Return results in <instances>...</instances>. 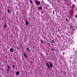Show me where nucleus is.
Listing matches in <instances>:
<instances>
[{
  "mask_svg": "<svg viewBox=\"0 0 77 77\" xmlns=\"http://www.w3.org/2000/svg\"><path fill=\"white\" fill-rule=\"evenodd\" d=\"M50 66L51 68H53V64H52V63H51L50 64Z\"/></svg>",
  "mask_w": 77,
  "mask_h": 77,
  "instance_id": "nucleus-6",
  "label": "nucleus"
},
{
  "mask_svg": "<svg viewBox=\"0 0 77 77\" xmlns=\"http://www.w3.org/2000/svg\"><path fill=\"white\" fill-rule=\"evenodd\" d=\"M52 43H54V40H52Z\"/></svg>",
  "mask_w": 77,
  "mask_h": 77,
  "instance_id": "nucleus-16",
  "label": "nucleus"
},
{
  "mask_svg": "<svg viewBox=\"0 0 77 77\" xmlns=\"http://www.w3.org/2000/svg\"><path fill=\"white\" fill-rule=\"evenodd\" d=\"M41 42V43L42 44H43L44 42L43 41H42Z\"/></svg>",
  "mask_w": 77,
  "mask_h": 77,
  "instance_id": "nucleus-14",
  "label": "nucleus"
},
{
  "mask_svg": "<svg viewBox=\"0 0 77 77\" xmlns=\"http://www.w3.org/2000/svg\"><path fill=\"white\" fill-rule=\"evenodd\" d=\"M46 66H47L49 69H50V66H49V64L47 63H46Z\"/></svg>",
  "mask_w": 77,
  "mask_h": 77,
  "instance_id": "nucleus-1",
  "label": "nucleus"
},
{
  "mask_svg": "<svg viewBox=\"0 0 77 77\" xmlns=\"http://www.w3.org/2000/svg\"><path fill=\"white\" fill-rule=\"evenodd\" d=\"M16 75H18L20 74V72H17L16 73Z\"/></svg>",
  "mask_w": 77,
  "mask_h": 77,
  "instance_id": "nucleus-4",
  "label": "nucleus"
},
{
  "mask_svg": "<svg viewBox=\"0 0 77 77\" xmlns=\"http://www.w3.org/2000/svg\"><path fill=\"white\" fill-rule=\"evenodd\" d=\"M25 23H26V25L27 26L29 25V23L27 21V20H26L25 21Z\"/></svg>",
  "mask_w": 77,
  "mask_h": 77,
  "instance_id": "nucleus-5",
  "label": "nucleus"
},
{
  "mask_svg": "<svg viewBox=\"0 0 77 77\" xmlns=\"http://www.w3.org/2000/svg\"><path fill=\"white\" fill-rule=\"evenodd\" d=\"M38 9H39V10L41 11L42 9V8L41 6H40V7H38Z\"/></svg>",
  "mask_w": 77,
  "mask_h": 77,
  "instance_id": "nucleus-3",
  "label": "nucleus"
},
{
  "mask_svg": "<svg viewBox=\"0 0 77 77\" xmlns=\"http://www.w3.org/2000/svg\"><path fill=\"white\" fill-rule=\"evenodd\" d=\"M7 67H8V69H11V67L7 65Z\"/></svg>",
  "mask_w": 77,
  "mask_h": 77,
  "instance_id": "nucleus-9",
  "label": "nucleus"
},
{
  "mask_svg": "<svg viewBox=\"0 0 77 77\" xmlns=\"http://www.w3.org/2000/svg\"><path fill=\"white\" fill-rule=\"evenodd\" d=\"M23 55H24L25 57H27V54H26L25 53H23Z\"/></svg>",
  "mask_w": 77,
  "mask_h": 77,
  "instance_id": "nucleus-7",
  "label": "nucleus"
},
{
  "mask_svg": "<svg viewBox=\"0 0 77 77\" xmlns=\"http://www.w3.org/2000/svg\"><path fill=\"white\" fill-rule=\"evenodd\" d=\"M7 71L8 72H9V69H7Z\"/></svg>",
  "mask_w": 77,
  "mask_h": 77,
  "instance_id": "nucleus-17",
  "label": "nucleus"
},
{
  "mask_svg": "<svg viewBox=\"0 0 77 77\" xmlns=\"http://www.w3.org/2000/svg\"><path fill=\"white\" fill-rule=\"evenodd\" d=\"M41 13L42 14H43V11H41Z\"/></svg>",
  "mask_w": 77,
  "mask_h": 77,
  "instance_id": "nucleus-21",
  "label": "nucleus"
},
{
  "mask_svg": "<svg viewBox=\"0 0 77 77\" xmlns=\"http://www.w3.org/2000/svg\"><path fill=\"white\" fill-rule=\"evenodd\" d=\"M35 3H36V4H37V5H40V2H38L37 1H36Z\"/></svg>",
  "mask_w": 77,
  "mask_h": 77,
  "instance_id": "nucleus-2",
  "label": "nucleus"
},
{
  "mask_svg": "<svg viewBox=\"0 0 77 77\" xmlns=\"http://www.w3.org/2000/svg\"><path fill=\"white\" fill-rule=\"evenodd\" d=\"M41 42L42 41V39H41L40 40Z\"/></svg>",
  "mask_w": 77,
  "mask_h": 77,
  "instance_id": "nucleus-19",
  "label": "nucleus"
},
{
  "mask_svg": "<svg viewBox=\"0 0 77 77\" xmlns=\"http://www.w3.org/2000/svg\"><path fill=\"white\" fill-rule=\"evenodd\" d=\"M53 14H54V11H53Z\"/></svg>",
  "mask_w": 77,
  "mask_h": 77,
  "instance_id": "nucleus-20",
  "label": "nucleus"
},
{
  "mask_svg": "<svg viewBox=\"0 0 77 77\" xmlns=\"http://www.w3.org/2000/svg\"><path fill=\"white\" fill-rule=\"evenodd\" d=\"M70 27L72 29H73V27H71V26H70Z\"/></svg>",
  "mask_w": 77,
  "mask_h": 77,
  "instance_id": "nucleus-24",
  "label": "nucleus"
},
{
  "mask_svg": "<svg viewBox=\"0 0 77 77\" xmlns=\"http://www.w3.org/2000/svg\"><path fill=\"white\" fill-rule=\"evenodd\" d=\"M15 65H13V68H15Z\"/></svg>",
  "mask_w": 77,
  "mask_h": 77,
  "instance_id": "nucleus-22",
  "label": "nucleus"
},
{
  "mask_svg": "<svg viewBox=\"0 0 77 77\" xmlns=\"http://www.w3.org/2000/svg\"><path fill=\"white\" fill-rule=\"evenodd\" d=\"M75 18H77V14L75 15Z\"/></svg>",
  "mask_w": 77,
  "mask_h": 77,
  "instance_id": "nucleus-18",
  "label": "nucleus"
},
{
  "mask_svg": "<svg viewBox=\"0 0 77 77\" xmlns=\"http://www.w3.org/2000/svg\"><path fill=\"white\" fill-rule=\"evenodd\" d=\"M26 50H28V51H30V50L29 49V48H26Z\"/></svg>",
  "mask_w": 77,
  "mask_h": 77,
  "instance_id": "nucleus-10",
  "label": "nucleus"
},
{
  "mask_svg": "<svg viewBox=\"0 0 77 77\" xmlns=\"http://www.w3.org/2000/svg\"><path fill=\"white\" fill-rule=\"evenodd\" d=\"M29 1H30V3H31V4H32V3H32V0H29Z\"/></svg>",
  "mask_w": 77,
  "mask_h": 77,
  "instance_id": "nucleus-12",
  "label": "nucleus"
},
{
  "mask_svg": "<svg viewBox=\"0 0 77 77\" xmlns=\"http://www.w3.org/2000/svg\"><path fill=\"white\" fill-rule=\"evenodd\" d=\"M8 14H10V10H9L8 11Z\"/></svg>",
  "mask_w": 77,
  "mask_h": 77,
  "instance_id": "nucleus-13",
  "label": "nucleus"
},
{
  "mask_svg": "<svg viewBox=\"0 0 77 77\" xmlns=\"http://www.w3.org/2000/svg\"><path fill=\"white\" fill-rule=\"evenodd\" d=\"M52 51H54V49H53V48H52Z\"/></svg>",
  "mask_w": 77,
  "mask_h": 77,
  "instance_id": "nucleus-23",
  "label": "nucleus"
},
{
  "mask_svg": "<svg viewBox=\"0 0 77 77\" xmlns=\"http://www.w3.org/2000/svg\"><path fill=\"white\" fill-rule=\"evenodd\" d=\"M18 48H19V49H20V48L19 47Z\"/></svg>",
  "mask_w": 77,
  "mask_h": 77,
  "instance_id": "nucleus-27",
  "label": "nucleus"
},
{
  "mask_svg": "<svg viewBox=\"0 0 77 77\" xmlns=\"http://www.w3.org/2000/svg\"><path fill=\"white\" fill-rule=\"evenodd\" d=\"M72 30H73V31H74V28H73V29H72Z\"/></svg>",
  "mask_w": 77,
  "mask_h": 77,
  "instance_id": "nucleus-25",
  "label": "nucleus"
},
{
  "mask_svg": "<svg viewBox=\"0 0 77 77\" xmlns=\"http://www.w3.org/2000/svg\"><path fill=\"white\" fill-rule=\"evenodd\" d=\"M31 63H33V62L31 61Z\"/></svg>",
  "mask_w": 77,
  "mask_h": 77,
  "instance_id": "nucleus-26",
  "label": "nucleus"
},
{
  "mask_svg": "<svg viewBox=\"0 0 77 77\" xmlns=\"http://www.w3.org/2000/svg\"><path fill=\"white\" fill-rule=\"evenodd\" d=\"M10 50L11 52H12V51H13V49H12V48L10 49Z\"/></svg>",
  "mask_w": 77,
  "mask_h": 77,
  "instance_id": "nucleus-8",
  "label": "nucleus"
},
{
  "mask_svg": "<svg viewBox=\"0 0 77 77\" xmlns=\"http://www.w3.org/2000/svg\"><path fill=\"white\" fill-rule=\"evenodd\" d=\"M7 27V25H5L4 26L5 28H6Z\"/></svg>",
  "mask_w": 77,
  "mask_h": 77,
  "instance_id": "nucleus-11",
  "label": "nucleus"
},
{
  "mask_svg": "<svg viewBox=\"0 0 77 77\" xmlns=\"http://www.w3.org/2000/svg\"><path fill=\"white\" fill-rule=\"evenodd\" d=\"M66 20L68 22V19H67V18H66Z\"/></svg>",
  "mask_w": 77,
  "mask_h": 77,
  "instance_id": "nucleus-15",
  "label": "nucleus"
}]
</instances>
